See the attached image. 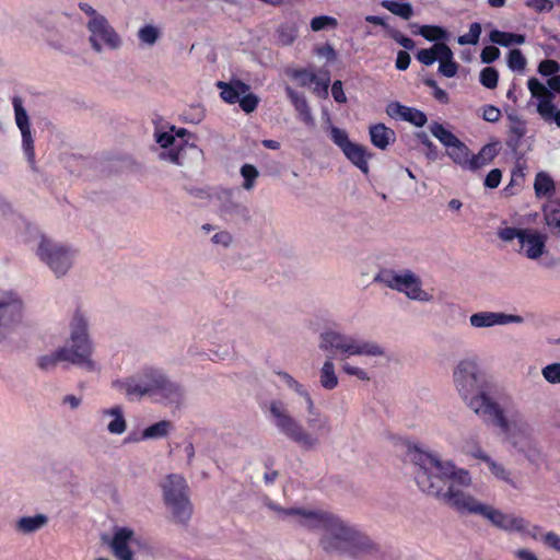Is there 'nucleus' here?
Returning a JSON list of instances; mask_svg holds the SVG:
<instances>
[{"instance_id": "1", "label": "nucleus", "mask_w": 560, "mask_h": 560, "mask_svg": "<svg viewBox=\"0 0 560 560\" xmlns=\"http://www.w3.org/2000/svg\"><path fill=\"white\" fill-rule=\"evenodd\" d=\"M266 506L293 525L319 532L317 547L327 556L358 558L373 552L375 542L354 523L326 509L281 508L270 500Z\"/></svg>"}, {"instance_id": "2", "label": "nucleus", "mask_w": 560, "mask_h": 560, "mask_svg": "<svg viewBox=\"0 0 560 560\" xmlns=\"http://www.w3.org/2000/svg\"><path fill=\"white\" fill-rule=\"evenodd\" d=\"M318 348L331 354L326 358L319 370V384L327 390L335 389L339 384L332 358L339 359L340 369L346 375L355 377L361 382H370L372 380L371 372L369 369L350 363V358H365L373 360L374 364L378 361L388 360L386 348L378 341L359 339L336 329H327L320 332Z\"/></svg>"}, {"instance_id": "3", "label": "nucleus", "mask_w": 560, "mask_h": 560, "mask_svg": "<svg viewBox=\"0 0 560 560\" xmlns=\"http://www.w3.org/2000/svg\"><path fill=\"white\" fill-rule=\"evenodd\" d=\"M280 381L306 404L308 417L304 427L279 399L268 404V417L277 431L289 441L296 444L303 451H313L320 443V435L330 432L329 418L323 415L316 407L310 392L287 372H279Z\"/></svg>"}, {"instance_id": "4", "label": "nucleus", "mask_w": 560, "mask_h": 560, "mask_svg": "<svg viewBox=\"0 0 560 560\" xmlns=\"http://www.w3.org/2000/svg\"><path fill=\"white\" fill-rule=\"evenodd\" d=\"M419 469L416 480L420 489L441 499L446 505L454 509L451 503L455 494L470 495L465 489L472 483L470 474L456 468L451 462L442 460L434 454L419 453L417 457Z\"/></svg>"}, {"instance_id": "5", "label": "nucleus", "mask_w": 560, "mask_h": 560, "mask_svg": "<svg viewBox=\"0 0 560 560\" xmlns=\"http://www.w3.org/2000/svg\"><path fill=\"white\" fill-rule=\"evenodd\" d=\"M452 384L464 405L477 416L492 402L488 378L477 355H465L452 368Z\"/></svg>"}, {"instance_id": "6", "label": "nucleus", "mask_w": 560, "mask_h": 560, "mask_svg": "<svg viewBox=\"0 0 560 560\" xmlns=\"http://www.w3.org/2000/svg\"><path fill=\"white\" fill-rule=\"evenodd\" d=\"M116 385L130 399L149 397L155 401L178 406L185 398L182 386L155 368H147L136 375L117 382Z\"/></svg>"}, {"instance_id": "7", "label": "nucleus", "mask_w": 560, "mask_h": 560, "mask_svg": "<svg viewBox=\"0 0 560 560\" xmlns=\"http://www.w3.org/2000/svg\"><path fill=\"white\" fill-rule=\"evenodd\" d=\"M89 317L77 311L69 322V334L67 342L61 347L68 363L79 366L88 372L98 370L93 359L94 345L90 335Z\"/></svg>"}, {"instance_id": "8", "label": "nucleus", "mask_w": 560, "mask_h": 560, "mask_svg": "<svg viewBox=\"0 0 560 560\" xmlns=\"http://www.w3.org/2000/svg\"><path fill=\"white\" fill-rule=\"evenodd\" d=\"M159 487L168 520L173 524L186 526L194 513L187 479L177 472L167 474L161 479Z\"/></svg>"}, {"instance_id": "9", "label": "nucleus", "mask_w": 560, "mask_h": 560, "mask_svg": "<svg viewBox=\"0 0 560 560\" xmlns=\"http://www.w3.org/2000/svg\"><path fill=\"white\" fill-rule=\"evenodd\" d=\"M454 510L463 514H475L486 518L492 526L509 534L524 533L526 520L523 516L503 511L487 504L474 495L455 494L451 499Z\"/></svg>"}, {"instance_id": "10", "label": "nucleus", "mask_w": 560, "mask_h": 560, "mask_svg": "<svg viewBox=\"0 0 560 560\" xmlns=\"http://www.w3.org/2000/svg\"><path fill=\"white\" fill-rule=\"evenodd\" d=\"M28 308L24 298L12 289L0 288V349L13 343V336L26 326Z\"/></svg>"}, {"instance_id": "11", "label": "nucleus", "mask_w": 560, "mask_h": 560, "mask_svg": "<svg viewBox=\"0 0 560 560\" xmlns=\"http://www.w3.org/2000/svg\"><path fill=\"white\" fill-rule=\"evenodd\" d=\"M479 417L490 418L508 439L514 443L518 438H527L533 428L524 411L515 405L502 408L494 399Z\"/></svg>"}, {"instance_id": "12", "label": "nucleus", "mask_w": 560, "mask_h": 560, "mask_svg": "<svg viewBox=\"0 0 560 560\" xmlns=\"http://www.w3.org/2000/svg\"><path fill=\"white\" fill-rule=\"evenodd\" d=\"M77 253V249L68 244L44 234L38 235L36 255L57 278L65 277L73 267Z\"/></svg>"}, {"instance_id": "13", "label": "nucleus", "mask_w": 560, "mask_h": 560, "mask_svg": "<svg viewBox=\"0 0 560 560\" xmlns=\"http://www.w3.org/2000/svg\"><path fill=\"white\" fill-rule=\"evenodd\" d=\"M374 281L397 290L415 301L430 302L432 300V295L421 288L420 279L410 270L401 272L383 270L375 276Z\"/></svg>"}, {"instance_id": "14", "label": "nucleus", "mask_w": 560, "mask_h": 560, "mask_svg": "<svg viewBox=\"0 0 560 560\" xmlns=\"http://www.w3.org/2000/svg\"><path fill=\"white\" fill-rule=\"evenodd\" d=\"M155 140L163 151L159 154L161 160L168 161L177 165L186 163L188 152L199 154V149L194 144H188L186 140L177 139L174 135V127L167 131H156Z\"/></svg>"}, {"instance_id": "15", "label": "nucleus", "mask_w": 560, "mask_h": 560, "mask_svg": "<svg viewBox=\"0 0 560 560\" xmlns=\"http://www.w3.org/2000/svg\"><path fill=\"white\" fill-rule=\"evenodd\" d=\"M221 98L228 104H238L246 114L253 113L258 104L259 97L250 92V86L238 79L229 82L217 83Z\"/></svg>"}, {"instance_id": "16", "label": "nucleus", "mask_w": 560, "mask_h": 560, "mask_svg": "<svg viewBox=\"0 0 560 560\" xmlns=\"http://www.w3.org/2000/svg\"><path fill=\"white\" fill-rule=\"evenodd\" d=\"M86 30L89 32V43L94 51L102 52L104 49L117 50L121 47V37L110 25L106 16L91 25H86Z\"/></svg>"}, {"instance_id": "17", "label": "nucleus", "mask_w": 560, "mask_h": 560, "mask_svg": "<svg viewBox=\"0 0 560 560\" xmlns=\"http://www.w3.org/2000/svg\"><path fill=\"white\" fill-rule=\"evenodd\" d=\"M527 85L532 96L538 100L537 112L541 118L546 121H553L560 127V109L556 110L551 91L536 78H530Z\"/></svg>"}, {"instance_id": "18", "label": "nucleus", "mask_w": 560, "mask_h": 560, "mask_svg": "<svg viewBox=\"0 0 560 560\" xmlns=\"http://www.w3.org/2000/svg\"><path fill=\"white\" fill-rule=\"evenodd\" d=\"M96 423L110 435H122L128 429L126 412L121 405L98 409L96 412Z\"/></svg>"}, {"instance_id": "19", "label": "nucleus", "mask_w": 560, "mask_h": 560, "mask_svg": "<svg viewBox=\"0 0 560 560\" xmlns=\"http://www.w3.org/2000/svg\"><path fill=\"white\" fill-rule=\"evenodd\" d=\"M521 323H523L522 316L502 312L481 311L469 316V325L474 329H485Z\"/></svg>"}, {"instance_id": "20", "label": "nucleus", "mask_w": 560, "mask_h": 560, "mask_svg": "<svg viewBox=\"0 0 560 560\" xmlns=\"http://www.w3.org/2000/svg\"><path fill=\"white\" fill-rule=\"evenodd\" d=\"M13 107L15 114V122L22 136V149L28 163L33 166L35 163V148L31 132L28 115L23 107L21 98H13Z\"/></svg>"}, {"instance_id": "21", "label": "nucleus", "mask_w": 560, "mask_h": 560, "mask_svg": "<svg viewBox=\"0 0 560 560\" xmlns=\"http://www.w3.org/2000/svg\"><path fill=\"white\" fill-rule=\"evenodd\" d=\"M546 242L547 235L533 229H524L518 253L530 260H538L547 252Z\"/></svg>"}, {"instance_id": "22", "label": "nucleus", "mask_w": 560, "mask_h": 560, "mask_svg": "<svg viewBox=\"0 0 560 560\" xmlns=\"http://www.w3.org/2000/svg\"><path fill=\"white\" fill-rule=\"evenodd\" d=\"M472 457L482 460L493 478L499 481L505 482L514 489L518 488L517 480L513 472L506 468L501 462L493 459L480 446H474L471 450H466Z\"/></svg>"}, {"instance_id": "23", "label": "nucleus", "mask_w": 560, "mask_h": 560, "mask_svg": "<svg viewBox=\"0 0 560 560\" xmlns=\"http://www.w3.org/2000/svg\"><path fill=\"white\" fill-rule=\"evenodd\" d=\"M135 533L129 528H119L115 532L110 547L114 556L119 560H133L129 544L133 539Z\"/></svg>"}, {"instance_id": "24", "label": "nucleus", "mask_w": 560, "mask_h": 560, "mask_svg": "<svg viewBox=\"0 0 560 560\" xmlns=\"http://www.w3.org/2000/svg\"><path fill=\"white\" fill-rule=\"evenodd\" d=\"M342 152L360 171L364 174L369 173V159L371 158V154L368 152L365 147L352 142L349 147L345 148Z\"/></svg>"}, {"instance_id": "25", "label": "nucleus", "mask_w": 560, "mask_h": 560, "mask_svg": "<svg viewBox=\"0 0 560 560\" xmlns=\"http://www.w3.org/2000/svg\"><path fill=\"white\" fill-rule=\"evenodd\" d=\"M370 138L373 145L381 150H385L396 140L395 131L384 124H376L370 127Z\"/></svg>"}, {"instance_id": "26", "label": "nucleus", "mask_w": 560, "mask_h": 560, "mask_svg": "<svg viewBox=\"0 0 560 560\" xmlns=\"http://www.w3.org/2000/svg\"><path fill=\"white\" fill-rule=\"evenodd\" d=\"M534 190L538 199H549L556 194V183L547 172H538L534 179Z\"/></svg>"}, {"instance_id": "27", "label": "nucleus", "mask_w": 560, "mask_h": 560, "mask_svg": "<svg viewBox=\"0 0 560 560\" xmlns=\"http://www.w3.org/2000/svg\"><path fill=\"white\" fill-rule=\"evenodd\" d=\"M48 524V516L45 514H36L33 516H23L15 524L16 530L22 534H32Z\"/></svg>"}, {"instance_id": "28", "label": "nucleus", "mask_w": 560, "mask_h": 560, "mask_svg": "<svg viewBox=\"0 0 560 560\" xmlns=\"http://www.w3.org/2000/svg\"><path fill=\"white\" fill-rule=\"evenodd\" d=\"M440 58L438 59L440 66L439 71L446 78H453L456 75L458 65L453 60V52L451 48L445 44L444 47H440Z\"/></svg>"}, {"instance_id": "29", "label": "nucleus", "mask_w": 560, "mask_h": 560, "mask_svg": "<svg viewBox=\"0 0 560 560\" xmlns=\"http://www.w3.org/2000/svg\"><path fill=\"white\" fill-rule=\"evenodd\" d=\"M60 362H67L66 354L63 353L61 347L49 353L39 355L36 360V365L40 370L49 372L52 371Z\"/></svg>"}, {"instance_id": "30", "label": "nucleus", "mask_w": 560, "mask_h": 560, "mask_svg": "<svg viewBox=\"0 0 560 560\" xmlns=\"http://www.w3.org/2000/svg\"><path fill=\"white\" fill-rule=\"evenodd\" d=\"M173 430V423L168 420H162L153 423L142 431L143 440H155L167 436Z\"/></svg>"}, {"instance_id": "31", "label": "nucleus", "mask_w": 560, "mask_h": 560, "mask_svg": "<svg viewBox=\"0 0 560 560\" xmlns=\"http://www.w3.org/2000/svg\"><path fill=\"white\" fill-rule=\"evenodd\" d=\"M447 155L452 159L454 163H456L463 168L468 170L470 151L464 142L459 140L453 147L447 149Z\"/></svg>"}, {"instance_id": "32", "label": "nucleus", "mask_w": 560, "mask_h": 560, "mask_svg": "<svg viewBox=\"0 0 560 560\" xmlns=\"http://www.w3.org/2000/svg\"><path fill=\"white\" fill-rule=\"evenodd\" d=\"M429 128L432 136L435 137L447 149L459 141V139L453 132L447 130L443 125L439 122H432Z\"/></svg>"}, {"instance_id": "33", "label": "nucleus", "mask_w": 560, "mask_h": 560, "mask_svg": "<svg viewBox=\"0 0 560 560\" xmlns=\"http://www.w3.org/2000/svg\"><path fill=\"white\" fill-rule=\"evenodd\" d=\"M544 221L551 234L560 237V207H545Z\"/></svg>"}, {"instance_id": "34", "label": "nucleus", "mask_w": 560, "mask_h": 560, "mask_svg": "<svg viewBox=\"0 0 560 560\" xmlns=\"http://www.w3.org/2000/svg\"><path fill=\"white\" fill-rule=\"evenodd\" d=\"M381 5L392 12L393 14L404 19L409 20L412 14L413 10L410 3H400L392 0H383L381 2Z\"/></svg>"}, {"instance_id": "35", "label": "nucleus", "mask_w": 560, "mask_h": 560, "mask_svg": "<svg viewBox=\"0 0 560 560\" xmlns=\"http://www.w3.org/2000/svg\"><path fill=\"white\" fill-rule=\"evenodd\" d=\"M444 46V43H436L429 49H421L417 54V59L425 66H431L440 58L439 48Z\"/></svg>"}, {"instance_id": "36", "label": "nucleus", "mask_w": 560, "mask_h": 560, "mask_svg": "<svg viewBox=\"0 0 560 560\" xmlns=\"http://www.w3.org/2000/svg\"><path fill=\"white\" fill-rule=\"evenodd\" d=\"M241 175L244 179L242 187L245 190H252L255 186L256 179L259 176V172L256 168V166H254L252 164H244L241 167Z\"/></svg>"}, {"instance_id": "37", "label": "nucleus", "mask_w": 560, "mask_h": 560, "mask_svg": "<svg viewBox=\"0 0 560 560\" xmlns=\"http://www.w3.org/2000/svg\"><path fill=\"white\" fill-rule=\"evenodd\" d=\"M160 37V31L153 25H145L138 31V38L147 46H153Z\"/></svg>"}, {"instance_id": "38", "label": "nucleus", "mask_w": 560, "mask_h": 560, "mask_svg": "<svg viewBox=\"0 0 560 560\" xmlns=\"http://www.w3.org/2000/svg\"><path fill=\"white\" fill-rule=\"evenodd\" d=\"M337 25V20L328 15L316 16L311 20V28L314 32H319L326 28H336Z\"/></svg>"}, {"instance_id": "39", "label": "nucleus", "mask_w": 560, "mask_h": 560, "mask_svg": "<svg viewBox=\"0 0 560 560\" xmlns=\"http://www.w3.org/2000/svg\"><path fill=\"white\" fill-rule=\"evenodd\" d=\"M329 83L330 77L328 71L320 72L319 75L317 74V80H315V82L312 83L314 84L313 92L320 97H327Z\"/></svg>"}, {"instance_id": "40", "label": "nucleus", "mask_w": 560, "mask_h": 560, "mask_svg": "<svg viewBox=\"0 0 560 560\" xmlns=\"http://www.w3.org/2000/svg\"><path fill=\"white\" fill-rule=\"evenodd\" d=\"M290 75L295 79L301 86H308L317 80V74L308 69L294 70Z\"/></svg>"}, {"instance_id": "41", "label": "nucleus", "mask_w": 560, "mask_h": 560, "mask_svg": "<svg viewBox=\"0 0 560 560\" xmlns=\"http://www.w3.org/2000/svg\"><path fill=\"white\" fill-rule=\"evenodd\" d=\"M419 34L429 40H439L446 36V32L442 27L433 25L421 26Z\"/></svg>"}, {"instance_id": "42", "label": "nucleus", "mask_w": 560, "mask_h": 560, "mask_svg": "<svg viewBox=\"0 0 560 560\" xmlns=\"http://www.w3.org/2000/svg\"><path fill=\"white\" fill-rule=\"evenodd\" d=\"M481 33V26L479 23H472L469 26V32L458 37V44L460 45H475L479 40Z\"/></svg>"}, {"instance_id": "43", "label": "nucleus", "mask_w": 560, "mask_h": 560, "mask_svg": "<svg viewBox=\"0 0 560 560\" xmlns=\"http://www.w3.org/2000/svg\"><path fill=\"white\" fill-rule=\"evenodd\" d=\"M499 73L494 68L487 67L480 72V82L485 88L494 89L498 84Z\"/></svg>"}, {"instance_id": "44", "label": "nucleus", "mask_w": 560, "mask_h": 560, "mask_svg": "<svg viewBox=\"0 0 560 560\" xmlns=\"http://www.w3.org/2000/svg\"><path fill=\"white\" fill-rule=\"evenodd\" d=\"M508 63L510 69L522 71L526 66V59L520 49H513L509 54Z\"/></svg>"}, {"instance_id": "45", "label": "nucleus", "mask_w": 560, "mask_h": 560, "mask_svg": "<svg viewBox=\"0 0 560 560\" xmlns=\"http://www.w3.org/2000/svg\"><path fill=\"white\" fill-rule=\"evenodd\" d=\"M330 137L334 143L338 145L341 149V151H343L345 148L349 147L352 143V141L349 140L348 133L345 130L337 127H332L330 129Z\"/></svg>"}, {"instance_id": "46", "label": "nucleus", "mask_w": 560, "mask_h": 560, "mask_svg": "<svg viewBox=\"0 0 560 560\" xmlns=\"http://www.w3.org/2000/svg\"><path fill=\"white\" fill-rule=\"evenodd\" d=\"M402 120L409 121L417 127H422L427 122V116L421 110H418L412 107L407 108V113L405 114Z\"/></svg>"}, {"instance_id": "47", "label": "nucleus", "mask_w": 560, "mask_h": 560, "mask_svg": "<svg viewBox=\"0 0 560 560\" xmlns=\"http://www.w3.org/2000/svg\"><path fill=\"white\" fill-rule=\"evenodd\" d=\"M211 243L214 246L222 247V248H228L233 243V236H232V234L230 232L220 230V231H217L211 236Z\"/></svg>"}, {"instance_id": "48", "label": "nucleus", "mask_w": 560, "mask_h": 560, "mask_svg": "<svg viewBox=\"0 0 560 560\" xmlns=\"http://www.w3.org/2000/svg\"><path fill=\"white\" fill-rule=\"evenodd\" d=\"M278 34L281 44L290 45L295 40L298 36V30L295 26L292 25H282L279 28Z\"/></svg>"}, {"instance_id": "49", "label": "nucleus", "mask_w": 560, "mask_h": 560, "mask_svg": "<svg viewBox=\"0 0 560 560\" xmlns=\"http://www.w3.org/2000/svg\"><path fill=\"white\" fill-rule=\"evenodd\" d=\"M545 380L551 384H560V363H552L541 371Z\"/></svg>"}, {"instance_id": "50", "label": "nucleus", "mask_w": 560, "mask_h": 560, "mask_svg": "<svg viewBox=\"0 0 560 560\" xmlns=\"http://www.w3.org/2000/svg\"><path fill=\"white\" fill-rule=\"evenodd\" d=\"M490 40L494 44L508 47L513 45V33L494 30L490 33Z\"/></svg>"}, {"instance_id": "51", "label": "nucleus", "mask_w": 560, "mask_h": 560, "mask_svg": "<svg viewBox=\"0 0 560 560\" xmlns=\"http://www.w3.org/2000/svg\"><path fill=\"white\" fill-rule=\"evenodd\" d=\"M540 541L549 549L560 552V535L555 532H546L540 535Z\"/></svg>"}, {"instance_id": "52", "label": "nucleus", "mask_w": 560, "mask_h": 560, "mask_svg": "<svg viewBox=\"0 0 560 560\" xmlns=\"http://www.w3.org/2000/svg\"><path fill=\"white\" fill-rule=\"evenodd\" d=\"M80 10L88 16L86 25H91L96 21L105 18L102 13L97 12L91 4L81 2L79 4Z\"/></svg>"}, {"instance_id": "53", "label": "nucleus", "mask_w": 560, "mask_h": 560, "mask_svg": "<svg viewBox=\"0 0 560 560\" xmlns=\"http://www.w3.org/2000/svg\"><path fill=\"white\" fill-rule=\"evenodd\" d=\"M523 231L524 229L503 228L498 231V236L504 242H511L515 238L520 242Z\"/></svg>"}, {"instance_id": "54", "label": "nucleus", "mask_w": 560, "mask_h": 560, "mask_svg": "<svg viewBox=\"0 0 560 560\" xmlns=\"http://www.w3.org/2000/svg\"><path fill=\"white\" fill-rule=\"evenodd\" d=\"M560 70V65L551 59L544 60L538 66V71L542 75H552Z\"/></svg>"}, {"instance_id": "55", "label": "nucleus", "mask_w": 560, "mask_h": 560, "mask_svg": "<svg viewBox=\"0 0 560 560\" xmlns=\"http://www.w3.org/2000/svg\"><path fill=\"white\" fill-rule=\"evenodd\" d=\"M408 106L401 105L398 102H392L386 106V113L393 118L402 119L407 113Z\"/></svg>"}, {"instance_id": "56", "label": "nucleus", "mask_w": 560, "mask_h": 560, "mask_svg": "<svg viewBox=\"0 0 560 560\" xmlns=\"http://www.w3.org/2000/svg\"><path fill=\"white\" fill-rule=\"evenodd\" d=\"M526 4L537 12H549L553 9L551 0H527Z\"/></svg>"}, {"instance_id": "57", "label": "nucleus", "mask_w": 560, "mask_h": 560, "mask_svg": "<svg viewBox=\"0 0 560 560\" xmlns=\"http://www.w3.org/2000/svg\"><path fill=\"white\" fill-rule=\"evenodd\" d=\"M315 54L319 58H324V59H326L328 61H334L336 59V57H337V54H336L335 49L329 44H325V45L316 47L315 48Z\"/></svg>"}, {"instance_id": "58", "label": "nucleus", "mask_w": 560, "mask_h": 560, "mask_svg": "<svg viewBox=\"0 0 560 560\" xmlns=\"http://www.w3.org/2000/svg\"><path fill=\"white\" fill-rule=\"evenodd\" d=\"M502 173L499 168L491 170L485 179V185L489 188H497L500 185Z\"/></svg>"}, {"instance_id": "59", "label": "nucleus", "mask_w": 560, "mask_h": 560, "mask_svg": "<svg viewBox=\"0 0 560 560\" xmlns=\"http://www.w3.org/2000/svg\"><path fill=\"white\" fill-rule=\"evenodd\" d=\"M500 56V50L494 46H487L481 51V60L485 63H490L498 59Z\"/></svg>"}, {"instance_id": "60", "label": "nucleus", "mask_w": 560, "mask_h": 560, "mask_svg": "<svg viewBox=\"0 0 560 560\" xmlns=\"http://www.w3.org/2000/svg\"><path fill=\"white\" fill-rule=\"evenodd\" d=\"M500 117H501V112L499 110V108H497L492 105H488V106L483 107L482 118L486 121L497 122L500 119Z\"/></svg>"}, {"instance_id": "61", "label": "nucleus", "mask_w": 560, "mask_h": 560, "mask_svg": "<svg viewBox=\"0 0 560 560\" xmlns=\"http://www.w3.org/2000/svg\"><path fill=\"white\" fill-rule=\"evenodd\" d=\"M515 560H539L538 556L528 548H517L513 551Z\"/></svg>"}, {"instance_id": "62", "label": "nucleus", "mask_w": 560, "mask_h": 560, "mask_svg": "<svg viewBox=\"0 0 560 560\" xmlns=\"http://www.w3.org/2000/svg\"><path fill=\"white\" fill-rule=\"evenodd\" d=\"M331 94H332V97L336 102L338 103H346L347 102V96H346V93L342 89V82L340 80H337L332 83V86H331Z\"/></svg>"}, {"instance_id": "63", "label": "nucleus", "mask_w": 560, "mask_h": 560, "mask_svg": "<svg viewBox=\"0 0 560 560\" xmlns=\"http://www.w3.org/2000/svg\"><path fill=\"white\" fill-rule=\"evenodd\" d=\"M488 164L489 163L486 161V159L481 158L480 152L476 155L470 154L468 170L476 171V170H479Z\"/></svg>"}, {"instance_id": "64", "label": "nucleus", "mask_w": 560, "mask_h": 560, "mask_svg": "<svg viewBox=\"0 0 560 560\" xmlns=\"http://www.w3.org/2000/svg\"><path fill=\"white\" fill-rule=\"evenodd\" d=\"M62 404L68 406L71 410H77L82 404V398L75 395H66L62 398Z\"/></svg>"}]
</instances>
